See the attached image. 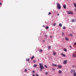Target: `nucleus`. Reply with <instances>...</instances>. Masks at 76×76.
<instances>
[{
	"label": "nucleus",
	"instance_id": "nucleus-6",
	"mask_svg": "<svg viewBox=\"0 0 76 76\" xmlns=\"http://www.w3.org/2000/svg\"><path fill=\"white\" fill-rule=\"evenodd\" d=\"M52 65L53 66H55V67H57V64H52Z\"/></svg>",
	"mask_w": 76,
	"mask_h": 76
},
{
	"label": "nucleus",
	"instance_id": "nucleus-44",
	"mask_svg": "<svg viewBox=\"0 0 76 76\" xmlns=\"http://www.w3.org/2000/svg\"><path fill=\"white\" fill-rule=\"evenodd\" d=\"M53 69V70H55V69H54H54Z\"/></svg>",
	"mask_w": 76,
	"mask_h": 76
},
{
	"label": "nucleus",
	"instance_id": "nucleus-39",
	"mask_svg": "<svg viewBox=\"0 0 76 76\" xmlns=\"http://www.w3.org/2000/svg\"><path fill=\"white\" fill-rule=\"evenodd\" d=\"M2 4H1V2H0V6H1Z\"/></svg>",
	"mask_w": 76,
	"mask_h": 76
},
{
	"label": "nucleus",
	"instance_id": "nucleus-12",
	"mask_svg": "<svg viewBox=\"0 0 76 76\" xmlns=\"http://www.w3.org/2000/svg\"><path fill=\"white\" fill-rule=\"evenodd\" d=\"M73 75L74 76H76V72H74V73L73 74Z\"/></svg>",
	"mask_w": 76,
	"mask_h": 76
},
{
	"label": "nucleus",
	"instance_id": "nucleus-21",
	"mask_svg": "<svg viewBox=\"0 0 76 76\" xmlns=\"http://www.w3.org/2000/svg\"><path fill=\"white\" fill-rule=\"evenodd\" d=\"M48 74V72H46L45 73V75H47Z\"/></svg>",
	"mask_w": 76,
	"mask_h": 76
},
{
	"label": "nucleus",
	"instance_id": "nucleus-37",
	"mask_svg": "<svg viewBox=\"0 0 76 76\" xmlns=\"http://www.w3.org/2000/svg\"><path fill=\"white\" fill-rule=\"evenodd\" d=\"M47 35H45V37H47Z\"/></svg>",
	"mask_w": 76,
	"mask_h": 76
},
{
	"label": "nucleus",
	"instance_id": "nucleus-33",
	"mask_svg": "<svg viewBox=\"0 0 76 76\" xmlns=\"http://www.w3.org/2000/svg\"><path fill=\"white\" fill-rule=\"evenodd\" d=\"M62 35L63 36L64 35V33L62 32Z\"/></svg>",
	"mask_w": 76,
	"mask_h": 76
},
{
	"label": "nucleus",
	"instance_id": "nucleus-41",
	"mask_svg": "<svg viewBox=\"0 0 76 76\" xmlns=\"http://www.w3.org/2000/svg\"><path fill=\"white\" fill-rule=\"evenodd\" d=\"M69 47H70L71 48H72V46H70Z\"/></svg>",
	"mask_w": 76,
	"mask_h": 76
},
{
	"label": "nucleus",
	"instance_id": "nucleus-3",
	"mask_svg": "<svg viewBox=\"0 0 76 76\" xmlns=\"http://www.w3.org/2000/svg\"><path fill=\"white\" fill-rule=\"evenodd\" d=\"M67 13L68 14H71V15H73V11H68Z\"/></svg>",
	"mask_w": 76,
	"mask_h": 76
},
{
	"label": "nucleus",
	"instance_id": "nucleus-14",
	"mask_svg": "<svg viewBox=\"0 0 76 76\" xmlns=\"http://www.w3.org/2000/svg\"><path fill=\"white\" fill-rule=\"evenodd\" d=\"M71 22H75V20L74 19H72Z\"/></svg>",
	"mask_w": 76,
	"mask_h": 76
},
{
	"label": "nucleus",
	"instance_id": "nucleus-29",
	"mask_svg": "<svg viewBox=\"0 0 76 76\" xmlns=\"http://www.w3.org/2000/svg\"><path fill=\"white\" fill-rule=\"evenodd\" d=\"M70 36H71V37H72V36H73V34H70Z\"/></svg>",
	"mask_w": 76,
	"mask_h": 76
},
{
	"label": "nucleus",
	"instance_id": "nucleus-11",
	"mask_svg": "<svg viewBox=\"0 0 76 76\" xmlns=\"http://www.w3.org/2000/svg\"><path fill=\"white\" fill-rule=\"evenodd\" d=\"M53 54L54 55V56H56V52H53Z\"/></svg>",
	"mask_w": 76,
	"mask_h": 76
},
{
	"label": "nucleus",
	"instance_id": "nucleus-26",
	"mask_svg": "<svg viewBox=\"0 0 76 76\" xmlns=\"http://www.w3.org/2000/svg\"><path fill=\"white\" fill-rule=\"evenodd\" d=\"M39 52H42V50H40L39 51Z\"/></svg>",
	"mask_w": 76,
	"mask_h": 76
},
{
	"label": "nucleus",
	"instance_id": "nucleus-46",
	"mask_svg": "<svg viewBox=\"0 0 76 76\" xmlns=\"http://www.w3.org/2000/svg\"><path fill=\"white\" fill-rule=\"evenodd\" d=\"M43 42H45V40L43 41Z\"/></svg>",
	"mask_w": 76,
	"mask_h": 76
},
{
	"label": "nucleus",
	"instance_id": "nucleus-38",
	"mask_svg": "<svg viewBox=\"0 0 76 76\" xmlns=\"http://www.w3.org/2000/svg\"><path fill=\"white\" fill-rule=\"evenodd\" d=\"M35 72L34 71H33V73H35Z\"/></svg>",
	"mask_w": 76,
	"mask_h": 76
},
{
	"label": "nucleus",
	"instance_id": "nucleus-2",
	"mask_svg": "<svg viewBox=\"0 0 76 76\" xmlns=\"http://www.w3.org/2000/svg\"><path fill=\"white\" fill-rule=\"evenodd\" d=\"M57 8L58 9H61V5H60V4L59 3H57Z\"/></svg>",
	"mask_w": 76,
	"mask_h": 76
},
{
	"label": "nucleus",
	"instance_id": "nucleus-36",
	"mask_svg": "<svg viewBox=\"0 0 76 76\" xmlns=\"http://www.w3.org/2000/svg\"><path fill=\"white\" fill-rule=\"evenodd\" d=\"M29 60H30V59H29V58L28 59V61H29Z\"/></svg>",
	"mask_w": 76,
	"mask_h": 76
},
{
	"label": "nucleus",
	"instance_id": "nucleus-27",
	"mask_svg": "<svg viewBox=\"0 0 76 76\" xmlns=\"http://www.w3.org/2000/svg\"><path fill=\"white\" fill-rule=\"evenodd\" d=\"M56 23H54L53 24V25L54 26H56Z\"/></svg>",
	"mask_w": 76,
	"mask_h": 76
},
{
	"label": "nucleus",
	"instance_id": "nucleus-16",
	"mask_svg": "<svg viewBox=\"0 0 76 76\" xmlns=\"http://www.w3.org/2000/svg\"><path fill=\"white\" fill-rule=\"evenodd\" d=\"M59 26L61 27V26H62V24H61V23H60L59 25Z\"/></svg>",
	"mask_w": 76,
	"mask_h": 76
},
{
	"label": "nucleus",
	"instance_id": "nucleus-22",
	"mask_svg": "<svg viewBox=\"0 0 76 76\" xmlns=\"http://www.w3.org/2000/svg\"><path fill=\"white\" fill-rule=\"evenodd\" d=\"M59 73H61V71L59 70Z\"/></svg>",
	"mask_w": 76,
	"mask_h": 76
},
{
	"label": "nucleus",
	"instance_id": "nucleus-10",
	"mask_svg": "<svg viewBox=\"0 0 76 76\" xmlns=\"http://www.w3.org/2000/svg\"><path fill=\"white\" fill-rule=\"evenodd\" d=\"M72 57H74V58L76 57V55H75V54H72Z\"/></svg>",
	"mask_w": 76,
	"mask_h": 76
},
{
	"label": "nucleus",
	"instance_id": "nucleus-24",
	"mask_svg": "<svg viewBox=\"0 0 76 76\" xmlns=\"http://www.w3.org/2000/svg\"><path fill=\"white\" fill-rule=\"evenodd\" d=\"M74 7H76V3L74 4Z\"/></svg>",
	"mask_w": 76,
	"mask_h": 76
},
{
	"label": "nucleus",
	"instance_id": "nucleus-40",
	"mask_svg": "<svg viewBox=\"0 0 76 76\" xmlns=\"http://www.w3.org/2000/svg\"><path fill=\"white\" fill-rule=\"evenodd\" d=\"M57 16H59V15H60V14H57Z\"/></svg>",
	"mask_w": 76,
	"mask_h": 76
},
{
	"label": "nucleus",
	"instance_id": "nucleus-7",
	"mask_svg": "<svg viewBox=\"0 0 76 76\" xmlns=\"http://www.w3.org/2000/svg\"><path fill=\"white\" fill-rule=\"evenodd\" d=\"M67 60H65L64 61L63 63L64 64H66L67 63Z\"/></svg>",
	"mask_w": 76,
	"mask_h": 76
},
{
	"label": "nucleus",
	"instance_id": "nucleus-48",
	"mask_svg": "<svg viewBox=\"0 0 76 76\" xmlns=\"http://www.w3.org/2000/svg\"><path fill=\"white\" fill-rule=\"evenodd\" d=\"M75 20H76V19Z\"/></svg>",
	"mask_w": 76,
	"mask_h": 76
},
{
	"label": "nucleus",
	"instance_id": "nucleus-42",
	"mask_svg": "<svg viewBox=\"0 0 76 76\" xmlns=\"http://www.w3.org/2000/svg\"><path fill=\"white\" fill-rule=\"evenodd\" d=\"M43 27H45V26L44 25H43Z\"/></svg>",
	"mask_w": 76,
	"mask_h": 76
},
{
	"label": "nucleus",
	"instance_id": "nucleus-19",
	"mask_svg": "<svg viewBox=\"0 0 76 76\" xmlns=\"http://www.w3.org/2000/svg\"><path fill=\"white\" fill-rule=\"evenodd\" d=\"M64 51H67V49L65 48H64Z\"/></svg>",
	"mask_w": 76,
	"mask_h": 76
},
{
	"label": "nucleus",
	"instance_id": "nucleus-13",
	"mask_svg": "<svg viewBox=\"0 0 76 76\" xmlns=\"http://www.w3.org/2000/svg\"><path fill=\"white\" fill-rule=\"evenodd\" d=\"M65 39L66 41H68V40H69V39L68 38H67V37H65Z\"/></svg>",
	"mask_w": 76,
	"mask_h": 76
},
{
	"label": "nucleus",
	"instance_id": "nucleus-9",
	"mask_svg": "<svg viewBox=\"0 0 76 76\" xmlns=\"http://www.w3.org/2000/svg\"><path fill=\"white\" fill-rule=\"evenodd\" d=\"M61 55H62V56H63V57H65L66 56V55H64V54L63 53H61Z\"/></svg>",
	"mask_w": 76,
	"mask_h": 76
},
{
	"label": "nucleus",
	"instance_id": "nucleus-15",
	"mask_svg": "<svg viewBox=\"0 0 76 76\" xmlns=\"http://www.w3.org/2000/svg\"><path fill=\"white\" fill-rule=\"evenodd\" d=\"M49 28V27H48V26H47L45 28V29H48Z\"/></svg>",
	"mask_w": 76,
	"mask_h": 76
},
{
	"label": "nucleus",
	"instance_id": "nucleus-28",
	"mask_svg": "<svg viewBox=\"0 0 76 76\" xmlns=\"http://www.w3.org/2000/svg\"><path fill=\"white\" fill-rule=\"evenodd\" d=\"M63 29H66V27H63Z\"/></svg>",
	"mask_w": 76,
	"mask_h": 76
},
{
	"label": "nucleus",
	"instance_id": "nucleus-4",
	"mask_svg": "<svg viewBox=\"0 0 76 76\" xmlns=\"http://www.w3.org/2000/svg\"><path fill=\"white\" fill-rule=\"evenodd\" d=\"M57 66L58 69H61V68H62V66H61V65H58Z\"/></svg>",
	"mask_w": 76,
	"mask_h": 76
},
{
	"label": "nucleus",
	"instance_id": "nucleus-32",
	"mask_svg": "<svg viewBox=\"0 0 76 76\" xmlns=\"http://www.w3.org/2000/svg\"><path fill=\"white\" fill-rule=\"evenodd\" d=\"M51 12H49V13H48L49 15H51Z\"/></svg>",
	"mask_w": 76,
	"mask_h": 76
},
{
	"label": "nucleus",
	"instance_id": "nucleus-25",
	"mask_svg": "<svg viewBox=\"0 0 76 76\" xmlns=\"http://www.w3.org/2000/svg\"><path fill=\"white\" fill-rule=\"evenodd\" d=\"M45 67L46 68H47L48 67H47V65H45Z\"/></svg>",
	"mask_w": 76,
	"mask_h": 76
},
{
	"label": "nucleus",
	"instance_id": "nucleus-1",
	"mask_svg": "<svg viewBox=\"0 0 76 76\" xmlns=\"http://www.w3.org/2000/svg\"><path fill=\"white\" fill-rule=\"evenodd\" d=\"M39 67L40 69H44V67L43 66V65H42V64L40 63L39 64Z\"/></svg>",
	"mask_w": 76,
	"mask_h": 76
},
{
	"label": "nucleus",
	"instance_id": "nucleus-45",
	"mask_svg": "<svg viewBox=\"0 0 76 76\" xmlns=\"http://www.w3.org/2000/svg\"><path fill=\"white\" fill-rule=\"evenodd\" d=\"M40 71H42V70H41V69H40Z\"/></svg>",
	"mask_w": 76,
	"mask_h": 76
},
{
	"label": "nucleus",
	"instance_id": "nucleus-18",
	"mask_svg": "<svg viewBox=\"0 0 76 76\" xmlns=\"http://www.w3.org/2000/svg\"><path fill=\"white\" fill-rule=\"evenodd\" d=\"M31 58V59H34V56H33Z\"/></svg>",
	"mask_w": 76,
	"mask_h": 76
},
{
	"label": "nucleus",
	"instance_id": "nucleus-43",
	"mask_svg": "<svg viewBox=\"0 0 76 76\" xmlns=\"http://www.w3.org/2000/svg\"><path fill=\"white\" fill-rule=\"evenodd\" d=\"M50 38H52V36H50Z\"/></svg>",
	"mask_w": 76,
	"mask_h": 76
},
{
	"label": "nucleus",
	"instance_id": "nucleus-35",
	"mask_svg": "<svg viewBox=\"0 0 76 76\" xmlns=\"http://www.w3.org/2000/svg\"><path fill=\"white\" fill-rule=\"evenodd\" d=\"M36 76H39V75H38L37 74H36Z\"/></svg>",
	"mask_w": 76,
	"mask_h": 76
},
{
	"label": "nucleus",
	"instance_id": "nucleus-8",
	"mask_svg": "<svg viewBox=\"0 0 76 76\" xmlns=\"http://www.w3.org/2000/svg\"><path fill=\"white\" fill-rule=\"evenodd\" d=\"M63 6L64 9H66V5L65 4Z\"/></svg>",
	"mask_w": 76,
	"mask_h": 76
},
{
	"label": "nucleus",
	"instance_id": "nucleus-34",
	"mask_svg": "<svg viewBox=\"0 0 76 76\" xmlns=\"http://www.w3.org/2000/svg\"><path fill=\"white\" fill-rule=\"evenodd\" d=\"M33 62H34V63H35V61L34 60L33 61Z\"/></svg>",
	"mask_w": 76,
	"mask_h": 76
},
{
	"label": "nucleus",
	"instance_id": "nucleus-23",
	"mask_svg": "<svg viewBox=\"0 0 76 76\" xmlns=\"http://www.w3.org/2000/svg\"><path fill=\"white\" fill-rule=\"evenodd\" d=\"M27 69H24V71L25 72H27Z\"/></svg>",
	"mask_w": 76,
	"mask_h": 76
},
{
	"label": "nucleus",
	"instance_id": "nucleus-20",
	"mask_svg": "<svg viewBox=\"0 0 76 76\" xmlns=\"http://www.w3.org/2000/svg\"><path fill=\"white\" fill-rule=\"evenodd\" d=\"M48 48L49 49H51V46H50L48 47Z\"/></svg>",
	"mask_w": 76,
	"mask_h": 76
},
{
	"label": "nucleus",
	"instance_id": "nucleus-47",
	"mask_svg": "<svg viewBox=\"0 0 76 76\" xmlns=\"http://www.w3.org/2000/svg\"><path fill=\"white\" fill-rule=\"evenodd\" d=\"M28 59H26V61H27V60Z\"/></svg>",
	"mask_w": 76,
	"mask_h": 76
},
{
	"label": "nucleus",
	"instance_id": "nucleus-30",
	"mask_svg": "<svg viewBox=\"0 0 76 76\" xmlns=\"http://www.w3.org/2000/svg\"><path fill=\"white\" fill-rule=\"evenodd\" d=\"M76 45V42H75L74 44V45L75 46Z\"/></svg>",
	"mask_w": 76,
	"mask_h": 76
},
{
	"label": "nucleus",
	"instance_id": "nucleus-17",
	"mask_svg": "<svg viewBox=\"0 0 76 76\" xmlns=\"http://www.w3.org/2000/svg\"><path fill=\"white\" fill-rule=\"evenodd\" d=\"M37 66V64H36V65H34V67H36Z\"/></svg>",
	"mask_w": 76,
	"mask_h": 76
},
{
	"label": "nucleus",
	"instance_id": "nucleus-31",
	"mask_svg": "<svg viewBox=\"0 0 76 76\" xmlns=\"http://www.w3.org/2000/svg\"><path fill=\"white\" fill-rule=\"evenodd\" d=\"M72 67L73 68H74V67H75V65H73L72 66Z\"/></svg>",
	"mask_w": 76,
	"mask_h": 76
},
{
	"label": "nucleus",
	"instance_id": "nucleus-5",
	"mask_svg": "<svg viewBox=\"0 0 76 76\" xmlns=\"http://www.w3.org/2000/svg\"><path fill=\"white\" fill-rule=\"evenodd\" d=\"M75 72V70L74 69H72L70 71V72L71 73H74Z\"/></svg>",
	"mask_w": 76,
	"mask_h": 76
},
{
	"label": "nucleus",
	"instance_id": "nucleus-49",
	"mask_svg": "<svg viewBox=\"0 0 76 76\" xmlns=\"http://www.w3.org/2000/svg\"><path fill=\"white\" fill-rule=\"evenodd\" d=\"M67 1H68V0H67Z\"/></svg>",
	"mask_w": 76,
	"mask_h": 76
}]
</instances>
